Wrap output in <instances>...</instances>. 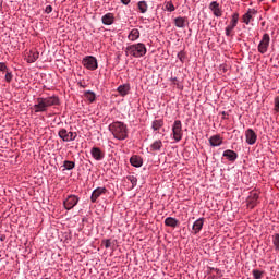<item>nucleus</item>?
<instances>
[{
    "instance_id": "f704fd0d",
    "label": "nucleus",
    "mask_w": 279,
    "mask_h": 279,
    "mask_svg": "<svg viewBox=\"0 0 279 279\" xmlns=\"http://www.w3.org/2000/svg\"><path fill=\"white\" fill-rule=\"evenodd\" d=\"M128 180L131 182L133 186H136V183L138 182V179H136V177L134 175L128 177Z\"/></svg>"
},
{
    "instance_id": "412c9836",
    "label": "nucleus",
    "mask_w": 279,
    "mask_h": 279,
    "mask_svg": "<svg viewBox=\"0 0 279 279\" xmlns=\"http://www.w3.org/2000/svg\"><path fill=\"white\" fill-rule=\"evenodd\" d=\"M165 225L169 228H178V226H180V221L173 217H168L165 219Z\"/></svg>"
},
{
    "instance_id": "bb28decb",
    "label": "nucleus",
    "mask_w": 279,
    "mask_h": 279,
    "mask_svg": "<svg viewBox=\"0 0 279 279\" xmlns=\"http://www.w3.org/2000/svg\"><path fill=\"white\" fill-rule=\"evenodd\" d=\"M162 125H165V121H162V120H154L153 124H151V129L155 132H158V130H160V128H162Z\"/></svg>"
},
{
    "instance_id": "f257e3e1",
    "label": "nucleus",
    "mask_w": 279,
    "mask_h": 279,
    "mask_svg": "<svg viewBox=\"0 0 279 279\" xmlns=\"http://www.w3.org/2000/svg\"><path fill=\"white\" fill-rule=\"evenodd\" d=\"M51 106H60V98L58 96H50L46 98H37L34 105L35 112H47Z\"/></svg>"
},
{
    "instance_id": "6ab92c4d",
    "label": "nucleus",
    "mask_w": 279,
    "mask_h": 279,
    "mask_svg": "<svg viewBox=\"0 0 279 279\" xmlns=\"http://www.w3.org/2000/svg\"><path fill=\"white\" fill-rule=\"evenodd\" d=\"M40 53L36 50H31L28 52V56L26 58V61L28 62V64H33V62H36V60H38Z\"/></svg>"
},
{
    "instance_id": "9b49d317",
    "label": "nucleus",
    "mask_w": 279,
    "mask_h": 279,
    "mask_svg": "<svg viewBox=\"0 0 279 279\" xmlns=\"http://www.w3.org/2000/svg\"><path fill=\"white\" fill-rule=\"evenodd\" d=\"M245 138L248 145H254L258 138V135H256V132H254V130L247 129L245 131Z\"/></svg>"
},
{
    "instance_id": "f3484780",
    "label": "nucleus",
    "mask_w": 279,
    "mask_h": 279,
    "mask_svg": "<svg viewBox=\"0 0 279 279\" xmlns=\"http://www.w3.org/2000/svg\"><path fill=\"white\" fill-rule=\"evenodd\" d=\"M222 156L228 159L230 162H234L239 158V154L234 150L227 149L223 151Z\"/></svg>"
},
{
    "instance_id": "4be33fe9",
    "label": "nucleus",
    "mask_w": 279,
    "mask_h": 279,
    "mask_svg": "<svg viewBox=\"0 0 279 279\" xmlns=\"http://www.w3.org/2000/svg\"><path fill=\"white\" fill-rule=\"evenodd\" d=\"M254 14H256V10L250 9L242 17L243 23H245V25H250V21H252Z\"/></svg>"
},
{
    "instance_id": "423d86ee",
    "label": "nucleus",
    "mask_w": 279,
    "mask_h": 279,
    "mask_svg": "<svg viewBox=\"0 0 279 279\" xmlns=\"http://www.w3.org/2000/svg\"><path fill=\"white\" fill-rule=\"evenodd\" d=\"M82 64L89 71H97V59L93 56L85 57L82 61Z\"/></svg>"
},
{
    "instance_id": "cd10ccee",
    "label": "nucleus",
    "mask_w": 279,
    "mask_h": 279,
    "mask_svg": "<svg viewBox=\"0 0 279 279\" xmlns=\"http://www.w3.org/2000/svg\"><path fill=\"white\" fill-rule=\"evenodd\" d=\"M84 97L85 99H87V101H90V104H93L97 96L95 95V92L87 90L84 93Z\"/></svg>"
},
{
    "instance_id": "5701e85b",
    "label": "nucleus",
    "mask_w": 279,
    "mask_h": 279,
    "mask_svg": "<svg viewBox=\"0 0 279 279\" xmlns=\"http://www.w3.org/2000/svg\"><path fill=\"white\" fill-rule=\"evenodd\" d=\"M129 40H131L132 43H134V40H138V38H141V32L138 31V28H133L129 36H128Z\"/></svg>"
},
{
    "instance_id": "ea45409f",
    "label": "nucleus",
    "mask_w": 279,
    "mask_h": 279,
    "mask_svg": "<svg viewBox=\"0 0 279 279\" xmlns=\"http://www.w3.org/2000/svg\"><path fill=\"white\" fill-rule=\"evenodd\" d=\"M104 245H105L106 250H108V248H110V246L112 245V242H110V240H106V241L104 242Z\"/></svg>"
},
{
    "instance_id": "c85d7f7f",
    "label": "nucleus",
    "mask_w": 279,
    "mask_h": 279,
    "mask_svg": "<svg viewBox=\"0 0 279 279\" xmlns=\"http://www.w3.org/2000/svg\"><path fill=\"white\" fill-rule=\"evenodd\" d=\"M137 8H138V10H140V12L142 13V14H145V12H147V2L146 1H140L138 3H137Z\"/></svg>"
},
{
    "instance_id": "ddd939ff",
    "label": "nucleus",
    "mask_w": 279,
    "mask_h": 279,
    "mask_svg": "<svg viewBox=\"0 0 279 279\" xmlns=\"http://www.w3.org/2000/svg\"><path fill=\"white\" fill-rule=\"evenodd\" d=\"M246 202H247L248 208H254L256 204H258V193L251 192Z\"/></svg>"
},
{
    "instance_id": "20e7f679",
    "label": "nucleus",
    "mask_w": 279,
    "mask_h": 279,
    "mask_svg": "<svg viewBox=\"0 0 279 279\" xmlns=\"http://www.w3.org/2000/svg\"><path fill=\"white\" fill-rule=\"evenodd\" d=\"M172 134L177 143H180V141H182V136H184V132L182 131V121L180 120L174 121L172 125Z\"/></svg>"
},
{
    "instance_id": "b1692460",
    "label": "nucleus",
    "mask_w": 279,
    "mask_h": 279,
    "mask_svg": "<svg viewBox=\"0 0 279 279\" xmlns=\"http://www.w3.org/2000/svg\"><path fill=\"white\" fill-rule=\"evenodd\" d=\"M130 163L132 165V167H143V159L138 156H132L130 158Z\"/></svg>"
},
{
    "instance_id": "aec40b11",
    "label": "nucleus",
    "mask_w": 279,
    "mask_h": 279,
    "mask_svg": "<svg viewBox=\"0 0 279 279\" xmlns=\"http://www.w3.org/2000/svg\"><path fill=\"white\" fill-rule=\"evenodd\" d=\"M101 22L104 25H112L114 23V14L107 13L101 17Z\"/></svg>"
},
{
    "instance_id": "a19ab883",
    "label": "nucleus",
    "mask_w": 279,
    "mask_h": 279,
    "mask_svg": "<svg viewBox=\"0 0 279 279\" xmlns=\"http://www.w3.org/2000/svg\"><path fill=\"white\" fill-rule=\"evenodd\" d=\"M130 1L132 0H121V3H123V5H130Z\"/></svg>"
},
{
    "instance_id": "4468645a",
    "label": "nucleus",
    "mask_w": 279,
    "mask_h": 279,
    "mask_svg": "<svg viewBox=\"0 0 279 279\" xmlns=\"http://www.w3.org/2000/svg\"><path fill=\"white\" fill-rule=\"evenodd\" d=\"M209 10H211L214 16H222L223 11H221V8L219 7V3L217 1H213L209 4Z\"/></svg>"
},
{
    "instance_id": "a211bd4d",
    "label": "nucleus",
    "mask_w": 279,
    "mask_h": 279,
    "mask_svg": "<svg viewBox=\"0 0 279 279\" xmlns=\"http://www.w3.org/2000/svg\"><path fill=\"white\" fill-rule=\"evenodd\" d=\"M174 25L175 27H179L180 29H184V27H186V25H189V20L186 17H175L174 19Z\"/></svg>"
},
{
    "instance_id": "1a4fd4ad",
    "label": "nucleus",
    "mask_w": 279,
    "mask_h": 279,
    "mask_svg": "<svg viewBox=\"0 0 279 279\" xmlns=\"http://www.w3.org/2000/svg\"><path fill=\"white\" fill-rule=\"evenodd\" d=\"M106 193H108V190L106 187H97L92 193L90 202L93 204H97V199H99V197H101V195H106Z\"/></svg>"
},
{
    "instance_id": "c9c22d12",
    "label": "nucleus",
    "mask_w": 279,
    "mask_h": 279,
    "mask_svg": "<svg viewBox=\"0 0 279 279\" xmlns=\"http://www.w3.org/2000/svg\"><path fill=\"white\" fill-rule=\"evenodd\" d=\"M178 58L181 62H184V60H186V53H184V51H180L178 53Z\"/></svg>"
},
{
    "instance_id": "a878e982",
    "label": "nucleus",
    "mask_w": 279,
    "mask_h": 279,
    "mask_svg": "<svg viewBox=\"0 0 279 279\" xmlns=\"http://www.w3.org/2000/svg\"><path fill=\"white\" fill-rule=\"evenodd\" d=\"M151 151H160L162 149V141L157 140L150 145Z\"/></svg>"
},
{
    "instance_id": "f8f14e48",
    "label": "nucleus",
    "mask_w": 279,
    "mask_h": 279,
    "mask_svg": "<svg viewBox=\"0 0 279 279\" xmlns=\"http://www.w3.org/2000/svg\"><path fill=\"white\" fill-rule=\"evenodd\" d=\"M90 154L93 158H95L97 161L104 160V158L106 157V154L99 147H93L90 149Z\"/></svg>"
},
{
    "instance_id": "473e14b6",
    "label": "nucleus",
    "mask_w": 279,
    "mask_h": 279,
    "mask_svg": "<svg viewBox=\"0 0 279 279\" xmlns=\"http://www.w3.org/2000/svg\"><path fill=\"white\" fill-rule=\"evenodd\" d=\"M253 277L255 279H260L263 277V271L258 270V269H254L253 270Z\"/></svg>"
},
{
    "instance_id": "0eeeda50",
    "label": "nucleus",
    "mask_w": 279,
    "mask_h": 279,
    "mask_svg": "<svg viewBox=\"0 0 279 279\" xmlns=\"http://www.w3.org/2000/svg\"><path fill=\"white\" fill-rule=\"evenodd\" d=\"M78 203H80V197H77L76 195H70L63 202V206L65 210H72V208H75V205Z\"/></svg>"
},
{
    "instance_id": "39448f33",
    "label": "nucleus",
    "mask_w": 279,
    "mask_h": 279,
    "mask_svg": "<svg viewBox=\"0 0 279 279\" xmlns=\"http://www.w3.org/2000/svg\"><path fill=\"white\" fill-rule=\"evenodd\" d=\"M58 136L61 137L64 143H71V141L77 138V132H69L66 129H61L58 132Z\"/></svg>"
},
{
    "instance_id": "dca6fc26",
    "label": "nucleus",
    "mask_w": 279,
    "mask_h": 279,
    "mask_svg": "<svg viewBox=\"0 0 279 279\" xmlns=\"http://www.w3.org/2000/svg\"><path fill=\"white\" fill-rule=\"evenodd\" d=\"M222 144H223V138L221 137V135H213L209 138V145L211 147H219Z\"/></svg>"
},
{
    "instance_id": "9d476101",
    "label": "nucleus",
    "mask_w": 279,
    "mask_h": 279,
    "mask_svg": "<svg viewBox=\"0 0 279 279\" xmlns=\"http://www.w3.org/2000/svg\"><path fill=\"white\" fill-rule=\"evenodd\" d=\"M239 24V13H233L230 24L226 27V36H231L232 29Z\"/></svg>"
},
{
    "instance_id": "58836bf2",
    "label": "nucleus",
    "mask_w": 279,
    "mask_h": 279,
    "mask_svg": "<svg viewBox=\"0 0 279 279\" xmlns=\"http://www.w3.org/2000/svg\"><path fill=\"white\" fill-rule=\"evenodd\" d=\"M0 71L4 72L8 71V65H5V63L0 62Z\"/></svg>"
},
{
    "instance_id": "72a5a7b5",
    "label": "nucleus",
    "mask_w": 279,
    "mask_h": 279,
    "mask_svg": "<svg viewBox=\"0 0 279 279\" xmlns=\"http://www.w3.org/2000/svg\"><path fill=\"white\" fill-rule=\"evenodd\" d=\"M274 104H275V107H274L275 112L279 113V96L275 97Z\"/></svg>"
},
{
    "instance_id": "2f4dec72",
    "label": "nucleus",
    "mask_w": 279,
    "mask_h": 279,
    "mask_svg": "<svg viewBox=\"0 0 279 279\" xmlns=\"http://www.w3.org/2000/svg\"><path fill=\"white\" fill-rule=\"evenodd\" d=\"M272 243L275 245V250L277 252H279V233H276L274 236H272Z\"/></svg>"
},
{
    "instance_id": "f03ea898",
    "label": "nucleus",
    "mask_w": 279,
    "mask_h": 279,
    "mask_svg": "<svg viewBox=\"0 0 279 279\" xmlns=\"http://www.w3.org/2000/svg\"><path fill=\"white\" fill-rule=\"evenodd\" d=\"M109 130L118 141H125V138H128V125L123 122L111 123Z\"/></svg>"
},
{
    "instance_id": "6e6552de",
    "label": "nucleus",
    "mask_w": 279,
    "mask_h": 279,
    "mask_svg": "<svg viewBox=\"0 0 279 279\" xmlns=\"http://www.w3.org/2000/svg\"><path fill=\"white\" fill-rule=\"evenodd\" d=\"M271 38L269 37V34H264L263 38L257 47L259 53H265L267 49H269V43Z\"/></svg>"
},
{
    "instance_id": "79ce46f5",
    "label": "nucleus",
    "mask_w": 279,
    "mask_h": 279,
    "mask_svg": "<svg viewBox=\"0 0 279 279\" xmlns=\"http://www.w3.org/2000/svg\"><path fill=\"white\" fill-rule=\"evenodd\" d=\"M171 83H172L174 86H178V78H177V77L171 78Z\"/></svg>"
},
{
    "instance_id": "7c9ffc66",
    "label": "nucleus",
    "mask_w": 279,
    "mask_h": 279,
    "mask_svg": "<svg viewBox=\"0 0 279 279\" xmlns=\"http://www.w3.org/2000/svg\"><path fill=\"white\" fill-rule=\"evenodd\" d=\"M165 9L168 12H175V5H173V2H171V1L166 2Z\"/></svg>"
},
{
    "instance_id": "c756f323",
    "label": "nucleus",
    "mask_w": 279,
    "mask_h": 279,
    "mask_svg": "<svg viewBox=\"0 0 279 279\" xmlns=\"http://www.w3.org/2000/svg\"><path fill=\"white\" fill-rule=\"evenodd\" d=\"M63 167L64 169H66L68 171H71L73 169H75V162L74 161H70V160H65L63 162Z\"/></svg>"
},
{
    "instance_id": "7ed1b4c3",
    "label": "nucleus",
    "mask_w": 279,
    "mask_h": 279,
    "mask_svg": "<svg viewBox=\"0 0 279 279\" xmlns=\"http://www.w3.org/2000/svg\"><path fill=\"white\" fill-rule=\"evenodd\" d=\"M125 53L133 58H143V56L147 53V47H145V44L143 43L133 44L126 47Z\"/></svg>"
},
{
    "instance_id": "4c0bfd02",
    "label": "nucleus",
    "mask_w": 279,
    "mask_h": 279,
    "mask_svg": "<svg viewBox=\"0 0 279 279\" xmlns=\"http://www.w3.org/2000/svg\"><path fill=\"white\" fill-rule=\"evenodd\" d=\"M51 12H53V7L47 5L46 9H45V13L46 14H51Z\"/></svg>"
},
{
    "instance_id": "2eb2a0df",
    "label": "nucleus",
    "mask_w": 279,
    "mask_h": 279,
    "mask_svg": "<svg viewBox=\"0 0 279 279\" xmlns=\"http://www.w3.org/2000/svg\"><path fill=\"white\" fill-rule=\"evenodd\" d=\"M202 228H204V218H199L193 223V234H199V232H202Z\"/></svg>"
},
{
    "instance_id": "e433bc0d",
    "label": "nucleus",
    "mask_w": 279,
    "mask_h": 279,
    "mask_svg": "<svg viewBox=\"0 0 279 279\" xmlns=\"http://www.w3.org/2000/svg\"><path fill=\"white\" fill-rule=\"evenodd\" d=\"M14 75H12V72H7L5 74V82L10 83L12 82Z\"/></svg>"
},
{
    "instance_id": "393cba45",
    "label": "nucleus",
    "mask_w": 279,
    "mask_h": 279,
    "mask_svg": "<svg viewBox=\"0 0 279 279\" xmlns=\"http://www.w3.org/2000/svg\"><path fill=\"white\" fill-rule=\"evenodd\" d=\"M118 93L119 95H121L122 97H125V95H128V93H130V85L124 84V85H120L118 87Z\"/></svg>"
}]
</instances>
